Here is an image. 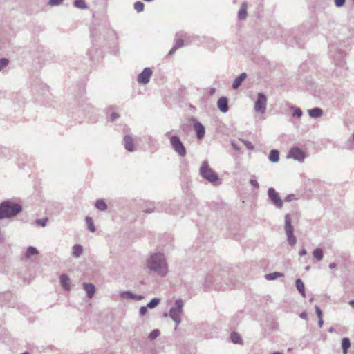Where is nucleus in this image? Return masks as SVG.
<instances>
[{
  "instance_id": "7ed1b4c3",
  "label": "nucleus",
  "mask_w": 354,
  "mask_h": 354,
  "mask_svg": "<svg viewBox=\"0 0 354 354\" xmlns=\"http://www.w3.org/2000/svg\"><path fill=\"white\" fill-rule=\"evenodd\" d=\"M183 301L182 299H178L176 300L174 306L171 307L169 310V313H165L164 316L167 317L168 315L176 324V328L181 322V315L183 314Z\"/></svg>"
},
{
  "instance_id": "b1692460",
  "label": "nucleus",
  "mask_w": 354,
  "mask_h": 354,
  "mask_svg": "<svg viewBox=\"0 0 354 354\" xmlns=\"http://www.w3.org/2000/svg\"><path fill=\"white\" fill-rule=\"evenodd\" d=\"M351 346L350 339L348 337H344L342 340V347L343 349V353L347 354L348 349Z\"/></svg>"
},
{
  "instance_id": "4468645a",
  "label": "nucleus",
  "mask_w": 354,
  "mask_h": 354,
  "mask_svg": "<svg viewBox=\"0 0 354 354\" xmlns=\"http://www.w3.org/2000/svg\"><path fill=\"white\" fill-rule=\"evenodd\" d=\"M246 73H242L237 77H236L232 84L233 89H237L241 86L243 80L246 78Z\"/></svg>"
},
{
  "instance_id": "79ce46f5",
  "label": "nucleus",
  "mask_w": 354,
  "mask_h": 354,
  "mask_svg": "<svg viewBox=\"0 0 354 354\" xmlns=\"http://www.w3.org/2000/svg\"><path fill=\"white\" fill-rule=\"evenodd\" d=\"M315 311H316L318 318L322 317V311L319 308V307H318L317 306H315Z\"/></svg>"
},
{
  "instance_id": "bf43d9fd",
  "label": "nucleus",
  "mask_w": 354,
  "mask_h": 354,
  "mask_svg": "<svg viewBox=\"0 0 354 354\" xmlns=\"http://www.w3.org/2000/svg\"><path fill=\"white\" fill-rule=\"evenodd\" d=\"M214 91V88H212L211 91L212 93H213Z\"/></svg>"
},
{
  "instance_id": "5701e85b",
  "label": "nucleus",
  "mask_w": 354,
  "mask_h": 354,
  "mask_svg": "<svg viewBox=\"0 0 354 354\" xmlns=\"http://www.w3.org/2000/svg\"><path fill=\"white\" fill-rule=\"evenodd\" d=\"M281 277H283V273L279 272H274L265 275V278L268 281L275 280Z\"/></svg>"
},
{
  "instance_id": "603ef678",
  "label": "nucleus",
  "mask_w": 354,
  "mask_h": 354,
  "mask_svg": "<svg viewBox=\"0 0 354 354\" xmlns=\"http://www.w3.org/2000/svg\"><path fill=\"white\" fill-rule=\"evenodd\" d=\"M337 266L336 263H331L329 264V268L330 269H333L335 268V267Z\"/></svg>"
},
{
  "instance_id": "de8ad7c7",
  "label": "nucleus",
  "mask_w": 354,
  "mask_h": 354,
  "mask_svg": "<svg viewBox=\"0 0 354 354\" xmlns=\"http://www.w3.org/2000/svg\"><path fill=\"white\" fill-rule=\"evenodd\" d=\"M323 324H324V321H323L322 317L319 318V320H318L319 327L322 328L323 326Z\"/></svg>"
},
{
  "instance_id": "09e8293b",
  "label": "nucleus",
  "mask_w": 354,
  "mask_h": 354,
  "mask_svg": "<svg viewBox=\"0 0 354 354\" xmlns=\"http://www.w3.org/2000/svg\"><path fill=\"white\" fill-rule=\"evenodd\" d=\"M232 147L234 149H236V150H239L240 149V147H239V145L237 144H236L234 142H232Z\"/></svg>"
},
{
  "instance_id": "a19ab883",
  "label": "nucleus",
  "mask_w": 354,
  "mask_h": 354,
  "mask_svg": "<svg viewBox=\"0 0 354 354\" xmlns=\"http://www.w3.org/2000/svg\"><path fill=\"white\" fill-rule=\"evenodd\" d=\"M147 306H142V307H140V315L141 316H144L147 313Z\"/></svg>"
},
{
  "instance_id": "c9c22d12",
  "label": "nucleus",
  "mask_w": 354,
  "mask_h": 354,
  "mask_svg": "<svg viewBox=\"0 0 354 354\" xmlns=\"http://www.w3.org/2000/svg\"><path fill=\"white\" fill-rule=\"evenodd\" d=\"M9 63V60L7 58H1L0 59V71L6 67Z\"/></svg>"
},
{
  "instance_id": "f8f14e48",
  "label": "nucleus",
  "mask_w": 354,
  "mask_h": 354,
  "mask_svg": "<svg viewBox=\"0 0 354 354\" xmlns=\"http://www.w3.org/2000/svg\"><path fill=\"white\" fill-rule=\"evenodd\" d=\"M217 106L221 112L226 113L229 109L228 99L226 97H220L217 102Z\"/></svg>"
},
{
  "instance_id": "3c124183",
  "label": "nucleus",
  "mask_w": 354,
  "mask_h": 354,
  "mask_svg": "<svg viewBox=\"0 0 354 354\" xmlns=\"http://www.w3.org/2000/svg\"><path fill=\"white\" fill-rule=\"evenodd\" d=\"M153 212V208H149V209L144 210V212L147 213V214H150V213H152Z\"/></svg>"
},
{
  "instance_id": "052dcab7",
  "label": "nucleus",
  "mask_w": 354,
  "mask_h": 354,
  "mask_svg": "<svg viewBox=\"0 0 354 354\" xmlns=\"http://www.w3.org/2000/svg\"><path fill=\"white\" fill-rule=\"evenodd\" d=\"M353 140H354V133H353Z\"/></svg>"
},
{
  "instance_id": "bb28decb",
  "label": "nucleus",
  "mask_w": 354,
  "mask_h": 354,
  "mask_svg": "<svg viewBox=\"0 0 354 354\" xmlns=\"http://www.w3.org/2000/svg\"><path fill=\"white\" fill-rule=\"evenodd\" d=\"M38 253H39V252H38V250H37L36 248H35L33 246H29L27 248L26 255L27 257H30L31 256L36 255Z\"/></svg>"
},
{
  "instance_id": "f257e3e1",
  "label": "nucleus",
  "mask_w": 354,
  "mask_h": 354,
  "mask_svg": "<svg viewBox=\"0 0 354 354\" xmlns=\"http://www.w3.org/2000/svg\"><path fill=\"white\" fill-rule=\"evenodd\" d=\"M149 274L165 277L169 271L168 264L165 254L161 252L151 254L146 262Z\"/></svg>"
},
{
  "instance_id": "a211bd4d",
  "label": "nucleus",
  "mask_w": 354,
  "mask_h": 354,
  "mask_svg": "<svg viewBox=\"0 0 354 354\" xmlns=\"http://www.w3.org/2000/svg\"><path fill=\"white\" fill-rule=\"evenodd\" d=\"M308 114L311 118H318L322 115L323 111L320 108L315 107V108L308 110Z\"/></svg>"
},
{
  "instance_id": "c03bdc74",
  "label": "nucleus",
  "mask_w": 354,
  "mask_h": 354,
  "mask_svg": "<svg viewBox=\"0 0 354 354\" xmlns=\"http://www.w3.org/2000/svg\"><path fill=\"white\" fill-rule=\"evenodd\" d=\"M295 198V195L294 194H289L288 195L286 198H285V201H287V202H290L291 201L293 198Z\"/></svg>"
},
{
  "instance_id": "7c9ffc66",
  "label": "nucleus",
  "mask_w": 354,
  "mask_h": 354,
  "mask_svg": "<svg viewBox=\"0 0 354 354\" xmlns=\"http://www.w3.org/2000/svg\"><path fill=\"white\" fill-rule=\"evenodd\" d=\"M160 303V299L153 298L147 305V307L149 308H153L156 307Z\"/></svg>"
},
{
  "instance_id": "6ab92c4d",
  "label": "nucleus",
  "mask_w": 354,
  "mask_h": 354,
  "mask_svg": "<svg viewBox=\"0 0 354 354\" xmlns=\"http://www.w3.org/2000/svg\"><path fill=\"white\" fill-rule=\"evenodd\" d=\"M247 3L243 2L240 8V10L238 13V17L240 20L245 19L247 16Z\"/></svg>"
},
{
  "instance_id": "39448f33",
  "label": "nucleus",
  "mask_w": 354,
  "mask_h": 354,
  "mask_svg": "<svg viewBox=\"0 0 354 354\" xmlns=\"http://www.w3.org/2000/svg\"><path fill=\"white\" fill-rule=\"evenodd\" d=\"M284 230L287 236V240L290 245L293 246L296 244L297 239L294 236V227L292 225V218L289 214L284 216Z\"/></svg>"
},
{
  "instance_id": "680f3d73",
  "label": "nucleus",
  "mask_w": 354,
  "mask_h": 354,
  "mask_svg": "<svg viewBox=\"0 0 354 354\" xmlns=\"http://www.w3.org/2000/svg\"><path fill=\"white\" fill-rule=\"evenodd\" d=\"M353 3H354V0H353Z\"/></svg>"
},
{
  "instance_id": "5fc2aeb1",
  "label": "nucleus",
  "mask_w": 354,
  "mask_h": 354,
  "mask_svg": "<svg viewBox=\"0 0 354 354\" xmlns=\"http://www.w3.org/2000/svg\"><path fill=\"white\" fill-rule=\"evenodd\" d=\"M142 298H143V297H142V296H140V295L138 296V295H137V297H136L135 299H138V300H140V299H142Z\"/></svg>"
},
{
  "instance_id": "864d4df0",
  "label": "nucleus",
  "mask_w": 354,
  "mask_h": 354,
  "mask_svg": "<svg viewBox=\"0 0 354 354\" xmlns=\"http://www.w3.org/2000/svg\"><path fill=\"white\" fill-rule=\"evenodd\" d=\"M348 304L351 306H352L354 308V299L349 301Z\"/></svg>"
},
{
  "instance_id": "58836bf2",
  "label": "nucleus",
  "mask_w": 354,
  "mask_h": 354,
  "mask_svg": "<svg viewBox=\"0 0 354 354\" xmlns=\"http://www.w3.org/2000/svg\"><path fill=\"white\" fill-rule=\"evenodd\" d=\"M64 0H49L48 4L51 6H57L60 5Z\"/></svg>"
},
{
  "instance_id": "473e14b6",
  "label": "nucleus",
  "mask_w": 354,
  "mask_h": 354,
  "mask_svg": "<svg viewBox=\"0 0 354 354\" xmlns=\"http://www.w3.org/2000/svg\"><path fill=\"white\" fill-rule=\"evenodd\" d=\"M121 296H122V297L125 298V299H135L137 297L136 295H134L129 291L123 292L121 294Z\"/></svg>"
},
{
  "instance_id": "cd10ccee",
  "label": "nucleus",
  "mask_w": 354,
  "mask_h": 354,
  "mask_svg": "<svg viewBox=\"0 0 354 354\" xmlns=\"http://www.w3.org/2000/svg\"><path fill=\"white\" fill-rule=\"evenodd\" d=\"M86 223L88 225V229L89 230V231H91V232H95V227L94 226V224H93V220L91 217H86Z\"/></svg>"
},
{
  "instance_id": "e433bc0d",
  "label": "nucleus",
  "mask_w": 354,
  "mask_h": 354,
  "mask_svg": "<svg viewBox=\"0 0 354 354\" xmlns=\"http://www.w3.org/2000/svg\"><path fill=\"white\" fill-rule=\"evenodd\" d=\"M48 221V218H44L42 219H37V220H36L35 222L38 225H40L41 227H45L47 224Z\"/></svg>"
},
{
  "instance_id": "393cba45",
  "label": "nucleus",
  "mask_w": 354,
  "mask_h": 354,
  "mask_svg": "<svg viewBox=\"0 0 354 354\" xmlns=\"http://www.w3.org/2000/svg\"><path fill=\"white\" fill-rule=\"evenodd\" d=\"M95 207L97 209L101 211H104L107 209V205L102 199L97 200L95 203Z\"/></svg>"
},
{
  "instance_id": "a878e982",
  "label": "nucleus",
  "mask_w": 354,
  "mask_h": 354,
  "mask_svg": "<svg viewBox=\"0 0 354 354\" xmlns=\"http://www.w3.org/2000/svg\"><path fill=\"white\" fill-rule=\"evenodd\" d=\"M313 255L317 261H321L324 257L323 251L319 248H317L313 250Z\"/></svg>"
},
{
  "instance_id": "20e7f679",
  "label": "nucleus",
  "mask_w": 354,
  "mask_h": 354,
  "mask_svg": "<svg viewBox=\"0 0 354 354\" xmlns=\"http://www.w3.org/2000/svg\"><path fill=\"white\" fill-rule=\"evenodd\" d=\"M200 175L211 183H214L218 180V176L209 167L208 161L203 162L199 169Z\"/></svg>"
},
{
  "instance_id": "f704fd0d",
  "label": "nucleus",
  "mask_w": 354,
  "mask_h": 354,
  "mask_svg": "<svg viewBox=\"0 0 354 354\" xmlns=\"http://www.w3.org/2000/svg\"><path fill=\"white\" fill-rule=\"evenodd\" d=\"M160 335V330L158 329H154L152 330L149 335V338L151 340L156 339L157 337Z\"/></svg>"
},
{
  "instance_id": "ea45409f",
  "label": "nucleus",
  "mask_w": 354,
  "mask_h": 354,
  "mask_svg": "<svg viewBox=\"0 0 354 354\" xmlns=\"http://www.w3.org/2000/svg\"><path fill=\"white\" fill-rule=\"evenodd\" d=\"M345 3V0H335V4L337 7H342Z\"/></svg>"
},
{
  "instance_id": "f3484780",
  "label": "nucleus",
  "mask_w": 354,
  "mask_h": 354,
  "mask_svg": "<svg viewBox=\"0 0 354 354\" xmlns=\"http://www.w3.org/2000/svg\"><path fill=\"white\" fill-rule=\"evenodd\" d=\"M295 286L297 290L301 295V296L303 297H306L305 286L302 280L300 279H296Z\"/></svg>"
},
{
  "instance_id": "ddd939ff",
  "label": "nucleus",
  "mask_w": 354,
  "mask_h": 354,
  "mask_svg": "<svg viewBox=\"0 0 354 354\" xmlns=\"http://www.w3.org/2000/svg\"><path fill=\"white\" fill-rule=\"evenodd\" d=\"M59 279H60V283H61V286H62V288L65 290H67V291L70 290L71 287H70L69 277L66 274H61Z\"/></svg>"
},
{
  "instance_id": "412c9836",
  "label": "nucleus",
  "mask_w": 354,
  "mask_h": 354,
  "mask_svg": "<svg viewBox=\"0 0 354 354\" xmlns=\"http://www.w3.org/2000/svg\"><path fill=\"white\" fill-rule=\"evenodd\" d=\"M184 45V41L182 39H178L173 48L170 50L168 55H171L177 49L183 47Z\"/></svg>"
},
{
  "instance_id": "49530a36",
  "label": "nucleus",
  "mask_w": 354,
  "mask_h": 354,
  "mask_svg": "<svg viewBox=\"0 0 354 354\" xmlns=\"http://www.w3.org/2000/svg\"><path fill=\"white\" fill-rule=\"evenodd\" d=\"M307 254V251L306 250V249L303 248L302 250H301L299 252V256L302 257V256H304Z\"/></svg>"
},
{
  "instance_id": "6e6552de",
  "label": "nucleus",
  "mask_w": 354,
  "mask_h": 354,
  "mask_svg": "<svg viewBox=\"0 0 354 354\" xmlns=\"http://www.w3.org/2000/svg\"><path fill=\"white\" fill-rule=\"evenodd\" d=\"M268 195L272 203L278 208L283 207V201L281 199L279 193L272 187L268 189Z\"/></svg>"
},
{
  "instance_id": "4c0bfd02",
  "label": "nucleus",
  "mask_w": 354,
  "mask_h": 354,
  "mask_svg": "<svg viewBox=\"0 0 354 354\" xmlns=\"http://www.w3.org/2000/svg\"><path fill=\"white\" fill-rule=\"evenodd\" d=\"M241 141L245 145L248 149L252 150L254 149V146L250 142L243 139H241Z\"/></svg>"
},
{
  "instance_id": "4be33fe9",
  "label": "nucleus",
  "mask_w": 354,
  "mask_h": 354,
  "mask_svg": "<svg viewBox=\"0 0 354 354\" xmlns=\"http://www.w3.org/2000/svg\"><path fill=\"white\" fill-rule=\"evenodd\" d=\"M269 160L272 162H277L279 160V153L278 150L272 149L269 154Z\"/></svg>"
},
{
  "instance_id": "1a4fd4ad",
  "label": "nucleus",
  "mask_w": 354,
  "mask_h": 354,
  "mask_svg": "<svg viewBox=\"0 0 354 354\" xmlns=\"http://www.w3.org/2000/svg\"><path fill=\"white\" fill-rule=\"evenodd\" d=\"M288 157L292 158L294 160H297L300 162H303L306 158V155L305 153L301 149L298 147H295L290 150Z\"/></svg>"
},
{
  "instance_id": "2eb2a0df",
  "label": "nucleus",
  "mask_w": 354,
  "mask_h": 354,
  "mask_svg": "<svg viewBox=\"0 0 354 354\" xmlns=\"http://www.w3.org/2000/svg\"><path fill=\"white\" fill-rule=\"evenodd\" d=\"M84 289L86 292L87 297L88 298H92L95 294V288L93 283H84Z\"/></svg>"
},
{
  "instance_id": "c85d7f7f",
  "label": "nucleus",
  "mask_w": 354,
  "mask_h": 354,
  "mask_svg": "<svg viewBox=\"0 0 354 354\" xmlns=\"http://www.w3.org/2000/svg\"><path fill=\"white\" fill-rule=\"evenodd\" d=\"M230 337L234 344H241L242 342L240 335L235 332L232 333Z\"/></svg>"
},
{
  "instance_id": "c756f323",
  "label": "nucleus",
  "mask_w": 354,
  "mask_h": 354,
  "mask_svg": "<svg viewBox=\"0 0 354 354\" xmlns=\"http://www.w3.org/2000/svg\"><path fill=\"white\" fill-rule=\"evenodd\" d=\"M74 6L80 9H86L87 8V6L84 0H75Z\"/></svg>"
},
{
  "instance_id": "6e6d98bb",
  "label": "nucleus",
  "mask_w": 354,
  "mask_h": 354,
  "mask_svg": "<svg viewBox=\"0 0 354 354\" xmlns=\"http://www.w3.org/2000/svg\"><path fill=\"white\" fill-rule=\"evenodd\" d=\"M272 354H282V353H281L280 352H277H277H274Z\"/></svg>"
},
{
  "instance_id": "9b49d317",
  "label": "nucleus",
  "mask_w": 354,
  "mask_h": 354,
  "mask_svg": "<svg viewBox=\"0 0 354 354\" xmlns=\"http://www.w3.org/2000/svg\"><path fill=\"white\" fill-rule=\"evenodd\" d=\"M194 129L196 131L198 139L201 140L205 136V129L201 122L196 121L194 124Z\"/></svg>"
},
{
  "instance_id": "2f4dec72",
  "label": "nucleus",
  "mask_w": 354,
  "mask_h": 354,
  "mask_svg": "<svg viewBox=\"0 0 354 354\" xmlns=\"http://www.w3.org/2000/svg\"><path fill=\"white\" fill-rule=\"evenodd\" d=\"M133 8L138 12H140L144 10L145 4L141 1H136L133 5Z\"/></svg>"
},
{
  "instance_id": "4d7b16f0",
  "label": "nucleus",
  "mask_w": 354,
  "mask_h": 354,
  "mask_svg": "<svg viewBox=\"0 0 354 354\" xmlns=\"http://www.w3.org/2000/svg\"><path fill=\"white\" fill-rule=\"evenodd\" d=\"M305 269H306V270H308L310 269V267H309V266H307V267H306V268H305Z\"/></svg>"
},
{
  "instance_id": "9d476101",
  "label": "nucleus",
  "mask_w": 354,
  "mask_h": 354,
  "mask_svg": "<svg viewBox=\"0 0 354 354\" xmlns=\"http://www.w3.org/2000/svg\"><path fill=\"white\" fill-rule=\"evenodd\" d=\"M152 75V71L150 68H145L138 76V82L142 84H146L149 82Z\"/></svg>"
},
{
  "instance_id": "13d9d810",
  "label": "nucleus",
  "mask_w": 354,
  "mask_h": 354,
  "mask_svg": "<svg viewBox=\"0 0 354 354\" xmlns=\"http://www.w3.org/2000/svg\"><path fill=\"white\" fill-rule=\"evenodd\" d=\"M333 330V328H331L330 330H329V332H332Z\"/></svg>"
},
{
  "instance_id": "423d86ee",
  "label": "nucleus",
  "mask_w": 354,
  "mask_h": 354,
  "mask_svg": "<svg viewBox=\"0 0 354 354\" xmlns=\"http://www.w3.org/2000/svg\"><path fill=\"white\" fill-rule=\"evenodd\" d=\"M170 144L173 149L180 156V157H185L186 155V149L183 142L177 136H172L170 138Z\"/></svg>"
},
{
  "instance_id": "37998d69",
  "label": "nucleus",
  "mask_w": 354,
  "mask_h": 354,
  "mask_svg": "<svg viewBox=\"0 0 354 354\" xmlns=\"http://www.w3.org/2000/svg\"><path fill=\"white\" fill-rule=\"evenodd\" d=\"M250 184L256 188H259V183L256 180L251 179L250 181Z\"/></svg>"
},
{
  "instance_id": "8fccbe9b",
  "label": "nucleus",
  "mask_w": 354,
  "mask_h": 354,
  "mask_svg": "<svg viewBox=\"0 0 354 354\" xmlns=\"http://www.w3.org/2000/svg\"><path fill=\"white\" fill-rule=\"evenodd\" d=\"M299 316L303 319H307V314L305 312L301 313Z\"/></svg>"
},
{
  "instance_id": "aec40b11",
  "label": "nucleus",
  "mask_w": 354,
  "mask_h": 354,
  "mask_svg": "<svg viewBox=\"0 0 354 354\" xmlns=\"http://www.w3.org/2000/svg\"><path fill=\"white\" fill-rule=\"evenodd\" d=\"M83 252V248L81 245L75 244L73 247V256L75 258H79Z\"/></svg>"
},
{
  "instance_id": "f03ea898",
  "label": "nucleus",
  "mask_w": 354,
  "mask_h": 354,
  "mask_svg": "<svg viewBox=\"0 0 354 354\" xmlns=\"http://www.w3.org/2000/svg\"><path fill=\"white\" fill-rule=\"evenodd\" d=\"M21 211V205L10 201H3L0 203V219L14 217Z\"/></svg>"
},
{
  "instance_id": "0eeeda50",
  "label": "nucleus",
  "mask_w": 354,
  "mask_h": 354,
  "mask_svg": "<svg viewBox=\"0 0 354 354\" xmlns=\"http://www.w3.org/2000/svg\"><path fill=\"white\" fill-rule=\"evenodd\" d=\"M267 106V97L263 93H259L254 103V111L261 114L265 113Z\"/></svg>"
},
{
  "instance_id": "72a5a7b5",
  "label": "nucleus",
  "mask_w": 354,
  "mask_h": 354,
  "mask_svg": "<svg viewBox=\"0 0 354 354\" xmlns=\"http://www.w3.org/2000/svg\"><path fill=\"white\" fill-rule=\"evenodd\" d=\"M291 109H294L293 117L301 118L302 116L303 113L301 109L294 106H292Z\"/></svg>"
},
{
  "instance_id": "dca6fc26",
  "label": "nucleus",
  "mask_w": 354,
  "mask_h": 354,
  "mask_svg": "<svg viewBox=\"0 0 354 354\" xmlns=\"http://www.w3.org/2000/svg\"><path fill=\"white\" fill-rule=\"evenodd\" d=\"M124 142L125 149L130 152L133 151V143L132 138L129 135H126L124 137Z\"/></svg>"
},
{
  "instance_id": "a18cd8bd",
  "label": "nucleus",
  "mask_w": 354,
  "mask_h": 354,
  "mask_svg": "<svg viewBox=\"0 0 354 354\" xmlns=\"http://www.w3.org/2000/svg\"><path fill=\"white\" fill-rule=\"evenodd\" d=\"M118 117H119V115L115 112L112 113L111 115V119L113 121L116 120L117 118H118Z\"/></svg>"
}]
</instances>
